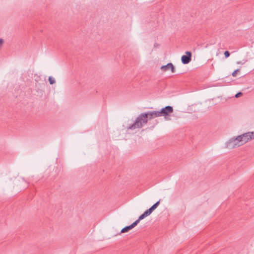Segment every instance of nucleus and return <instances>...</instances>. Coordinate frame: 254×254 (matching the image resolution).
<instances>
[{
	"label": "nucleus",
	"mask_w": 254,
	"mask_h": 254,
	"mask_svg": "<svg viewBox=\"0 0 254 254\" xmlns=\"http://www.w3.org/2000/svg\"><path fill=\"white\" fill-rule=\"evenodd\" d=\"M173 112V107L171 106H167L162 108L160 110V115L164 116L167 119L168 116H170V114Z\"/></svg>",
	"instance_id": "obj_3"
},
{
	"label": "nucleus",
	"mask_w": 254,
	"mask_h": 254,
	"mask_svg": "<svg viewBox=\"0 0 254 254\" xmlns=\"http://www.w3.org/2000/svg\"><path fill=\"white\" fill-rule=\"evenodd\" d=\"M249 133L250 140L254 139V131L248 132Z\"/></svg>",
	"instance_id": "obj_10"
},
{
	"label": "nucleus",
	"mask_w": 254,
	"mask_h": 254,
	"mask_svg": "<svg viewBox=\"0 0 254 254\" xmlns=\"http://www.w3.org/2000/svg\"><path fill=\"white\" fill-rule=\"evenodd\" d=\"M191 53L190 51H186V55L181 57L182 63L184 64H188L191 60Z\"/></svg>",
	"instance_id": "obj_4"
},
{
	"label": "nucleus",
	"mask_w": 254,
	"mask_h": 254,
	"mask_svg": "<svg viewBox=\"0 0 254 254\" xmlns=\"http://www.w3.org/2000/svg\"><path fill=\"white\" fill-rule=\"evenodd\" d=\"M244 63H245V62L244 63H242L241 61H238V62H237V64H243Z\"/></svg>",
	"instance_id": "obj_15"
},
{
	"label": "nucleus",
	"mask_w": 254,
	"mask_h": 254,
	"mask_svg": "<svg viewBox=\"0 0 254 254\" xmlns=\"http://www.w3.org/2000/svg\"><path fill=\"white\" fill-rule=\"evenodd\" d=\"M3 43L4 40L2 38H0V49L2 47Z\"/></svg>",
	"instance_id": "obj_14"
},
{
	"label": "nucleus",
	"mask_w": 254,
	"mask_h": 254,
	"mask_svg": "<svg viewBox=\"0 0 254 254\" xmlns=\"http://www.w3.org/2000/svg\"><path fill=\"white\" fill-rule=\"evenodd\" d=\"M240 71V69L238 68L236 70H235L232 73V75L234 77L236 76L237 73Z\"/></svg>",
	"instance_id": "obj_11"
},
{
	"label": "nucleus",
	"mask_w": 254,
	"mask_h": 254,
	"mask_svg": "<svg viewBox=\"0 0 254 254\" xmlns=\"http://www.w3.org/2000/svg\"><path fill=\"white\" fill-rule=\"evenodd\" d=\"M161 117L160 111H148L141 113L136 118L133 123L127 127L128 130H134L136 128H140L145 124H146L148 120Z\"/></svg>",
	"instance_id": "obj_1"
},
{
	"label": "nucleus",
	"mask_w": 254,
	"mask_h": 254,
	"mask_svg": "<svg viewBox=\"0 0 254 254\" xmlns=\"http://www.w3.org/2000/svg\"><path fill=\"white\" fill-rule=\"evenodd\" d=\"M160 200H159L156 202H155L152 206H151L149 208L153 211L159 205L160 203Z\"/></svg>",
	"instance_id": "obj_8"
},
{
	"label": "nucleus",
	"mask_w": 254,
	"mask_h": 254,
	"mask_svg": "<svg viewBox=\"0 0 254 254\" xmlns=\"http://www.w3.org/2000/svg\"><path fill=\"white\" fill-rule=\"evenodd\" d=\"M152 212L153 211L150 208L147 209L138 217V218L136 220L138 221L139 223L140 220L144 219L146 217L150 215Z\"/></svg>",
	"instance_id": "obj_7"
},
{
	"label": "nucleus",
	"mask_w": 254,
	"mask_h": 254,
	"mask_svg": "<svg viewBox=\"0 0 254 254\" xmlns=\"http://www.w3.org/2000/svg\"><path fill=\"white\" fill-rule=\"evenodd\" d=\"M138 221L135 220L131 225L124 227L121 231L120 233H124L128 232L129 230L135 227L138 224Z\"/></svg>",
	"instance_id": "obj_6"
},
{
	"label": "nucleus",
	"mask_w": 254,
	"mask_h": 254,
	"mask_svg": "<svg viewBox=\"0 0 254 254\" xmlns=\"http://www.w3.org/2000/svg\"><path fill=\"white\" fill-rule=\"evenodd\" d=\"M249 133H244L236 137H233L226 143L227 148H234L245 144L250 140Z\"/></svg>",
	"instance_id": "obj_2"
},
{
	"label": "nucleus",
	"mask_w": 254,
	"mask_h": 254,
	"mask_svg": "<svg viewBox=\"0 0 254 254\" xmlns=\"http://www.w3.org/2000/svg\"><path fill=\"white\" fill-rule=\"evenodd\" d=\"M160 69L164 71L170 69L172 73H174L175 72V66L171 63H168L166 65H162Z\"/></svg>",
	"instance_id": "obj_5"
},
{
	"label": "nucleus",
	"mask_w": 254,
	"mask_h": 254,
	"mask_svg": "<svg viewBox=\"0 0 254 254\" xmlns=\"http://www.w3.org/2000/svg\"><path fill=\"white\" fill-rule=\"evenodd\" d=\"M48 80H49L50 84L51 85L55 83V82H56V80H55V78L51 76L49 77Z\"/></svg>",
	"instance_id": "obj_9"
},
{
	"label": "nucleus",
	"mask_w": 254,
	"mask_h": 254,
	"mask_svg": "<svg viewBox=\"0 0 254 254\" xmlns=\"http://www.w3.org/2000/svg\"><path fill=\"white\" fill-rule=\"evenodd\" d=\"M242 95H243L242 92H239L238 93H237L235 95V97L236 98H239V97H240V96H241Z\"/></svg>",
	"instance_id": "obj_13"
},
{
	"label": "nucleus",
	"mask_w": 254,
	"mask_h": 254,
	"mask_svg": "<svg viewBox=\"0 0 254 254\" xmlns=\"http://www.w3.org/2000/svg\"><path fill=\"white\" fill-rule=\"evenodd\" d=\"M224 54L225 58H228L230 55V53L228 51H225Z\"/></svg>",
	"instance_id": "obj_12"
}]
</instances>
